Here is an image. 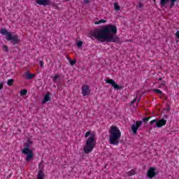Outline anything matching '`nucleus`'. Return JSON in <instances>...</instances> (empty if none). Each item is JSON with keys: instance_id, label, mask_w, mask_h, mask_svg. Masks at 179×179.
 Instances as JSON below:
<instances>
[{"instance_id": "nucleus-1", "label": "nucleus", "mask_w": 179, "mask_h": 179, "mask_svg": "<svg viewBox=\"0 0 179 179\" xmlns=\"http://www.w3.org/2000/svg\"><path fill=\"white\" fill-rule=\"evenodd\" d=\"M117 27L113 24L106 25L102 29H96L91 31L90 37L96 38L101 43H117L120 38L117 36Z\"/></svg>"}, {"instance_id": "nucleus-2", "label": "nucleus", "mask_w": 179, "mask_h": 179, "mask_svg": "<svg viewBox=\"0 0 179 179\" xmlns=\"http://www.w3.org/2000/svg\"><path fill=\"white\" fill-rule=\"evenodd\" d=\"M85 138H88L86 140L85 145L84 146V153L89 155V153L93 151V149L96 147V133L94 131H88L85 133Z\"/></svg>"}, {"instance_id": "nucleus-3", "label": "nucleus", "mask_w": 179, "mask_h": 179, "mask_svg": "<svg viewBox=\"0 0 179 179\" xmlns=\"http://www.w3.org/2000/svg\"><path fill=\"white\" fill-rule=\"evenodd\" d=\"M109 143L110 145H118L120 143V139H121V131L115 126L110 127L109 130Z\"/></svg>"}, {"instance_id": "nucleus-4", "label": "nucleus", "mask_w": 179, "mask_h": 179, "mask_svg": "<svg viewBox=\"0 0 179 179\" xmlns=\"http://www.w3.org/2000/svg\"><path fill=\"white\" fill-rule=\"evenodd\" d=\"M31 145H33V141L28 139L27 142L24 144V148L22 150V153L27 155L26 162H28L34 157V153L33 152V150L30 149Z\"/></svg>"}, {"instance_id": "nucleus-5", "label": "nucleus", "mask_w": 179, "mask_h": 179, "mask_svg": "<svg viewBox=\"0 0 179 179\" xmlns=\"http://www.w3.org/2000/svg\"><path fill=\"white\" fill-rule=\"evenodd\" d=\"M1 34L6 36V40L8 41H13V44L15 45V44H19L20 43V39L19 38V36L17 35H12L10 32H8L6 29H2L0 31Z\"/></svg>"}, {"instance_id": "nucleus-6", "label": "nucleus", "mask_w": 179, "mask_h": 179, "mask_svg": "<svg viewBox=\"0 0 179 179\" xmlns=\"http://www.w3.org/2000/svg\"><path fill=\"white\" fill-rule=\"evenodd\" d=\"M142 124H143V122L142 121H136V124L131 125V131L134 134V135H136L138 134V130L141 127H142Z\"/></svg>"}, {"instance_id": "nucleus-7", "label": "nucleus", "mask_w": 179, "mask_h": 179, "mask_svg": "<svg viewBox=\"0 0 179 179\" xmlns=\"http://www.w3.org/2000/svg\"><path fill=\"white\" fill-rule=\"evenodd\" d=\"M38 173L37 175V179H44L45 174L44 173V165L42 163H40L38 165Z\"/></svg>"}, {"instance_id": "nucleus-8", "label": "nucleus", "mask_w": 179, "mask_h": 179, "mask_svg": "<svg viewBox=\"0 0 179 179\" xmlns=\"http://www.w3.org/2000/svg\"><path fill=\"white\" fill-rule=\"evenodd\" d=\"M105 82L106 83H109V85H111L113 86V87H114V89L117 90H120L121 89H122V87L117 85V83H115V81H114V80L113 79H106Z\"/></svg>"}, {"instance_id": "nucleus-9", "label": "nucleus", "mask_w": 179, "mask_h": 179, "mask_svg": "<svg viewBox=\"0 0 179 179\" xmlns=\"http://www.w3.org/2000/svg\"><path fill=\"white\" fill-rule=\"evenodd\" d=\"M157 173L156 172V168L155 167H150L148 172H147V176L148 178H153V177L156 176Z\"/></svg>"}, {"instance_id": "nucleus-10", "label": "nucleus", "mask_w": 179, "mask_h": 179, "mask_svg": "<svg viewBox=\"0 0 179 179\" xmlns=\"http://www.w3.org/2000/svg\"><path fill=\"white\" fill-rule=\"evenodd\" d=\"M82 94L83 96H89L90 94V87L89 85H84L82 87Z\"/></svg>"}, {"instance_id": "nucleus-11", "label": "nucleus", "mask_w": 179, "mask_h": 179, "mask_svg": "<svg viewBox=\"0 0 179 179\" xmlns=\"http://www.w3.org/2000/svg\"><path fill=\"white\" fill-rule=\"evenodd\" d=\"M167 120H165L164 119L162 120H157V123L155 124V128H160L162 127H164V125L166 124Z\"/></svg>"}, {"instance_id": "nucleus-12", "label": "nucleus", "mask_w": 179, "mask_h": 179, "mask_svg": "<svg viewBox=\"0 0 179 179\" xmlns=\"http://www.w3.org/2000/svg\"><path fill=\"white\" fill-rule=\"evenodd\" d=\"M36 3H38V5H43V6L51 5L50 0H36Z\"/></svg>"}, {"instance_id": "nucleus-13", "label": "nucleus", "mask_w": 179, "mask_h": 179, "mask_svg": "<svg viewBox=\"0 0 179 179\" xmlns=\"http://www.w3.org/2000/svg\"><path fill=\"white\" fill-rule=\"evenodd\" d=\"M24 75L26 77V79L28 80H30L31 79H33L34 78L35 74H31L30 71H27L24 73Z\"/></svg>"}, {"instance_id": "nucleus-14", "label": "nucleus", "mask_w": 179, "mask_h": 179, "mask_svg": "<svg viewBox=\"0 0 179 179\" xmlns=\"http://www.w3.org/2000/svg\"><path fill=\"white\" fill-rule=\"evenodd\" d=\"M51 100V97H50V92H48L44 97V99L42 101V104H45L47 101H50Z\"/></svg>"}, {"instance_id": "nucleus-15", "label": "nucleus", "mask_w": 179, "mask_h": 179, "mask_svg": "<svg viewBox=\"0 0 179 179\" xmlns=\"http://www.w3.org/2000/svg\"><path fill=\"white\" fill-rule=\"evenodd\" d=\"M127 174L129 177H131V176H135V174H136V171L131 169L130 171L127 172Z\"/></svg>"}, {"instance_id": "nucleus-16", "label": "nucleus", "mask_w": 179, "mask_h": 179, "mask_svg": "<svg viewBox=\"0 0 179 179\" xmlns=\"http://www.w3.org/2000/svg\"><path fill=\"white\" fill-rule=\"evenodd\" d=\"M169 2H170V0H161L160 5L164 7L167 3H169Z\"/></svg>"}, {"instance_id": "nucleus-17", "label": "nucleus", "mask_w": 179, "mask_h": 179, "mask_svg": "<svg viewBox=\"0 0 179 179\" xmlns=\"http://www.w3.org/2000/svg\"><path fill=\"white\" fill-rule=\"evenodd\" d=\"M15 82V80H13V79H9V80H8V81H7V85H8V86H13V83Z\"/></svg>"}, {"instance_id": "nucleus-18", "label": "nucleus", "mask_w": 179, "mask_h": 179, "mask_svg": "<svg viewBox=\"0 0 179 179\" xmlns=\"http://www.w3.org/2000/svg\"><path fill=\"white\" fill-rule=\"evenodd\" d=\"M114 8H115V10H120L121 7H120V5H118V3H114Z\"/></svg>"}, {"instance_id": "nucleus-19", "label": "nucleus", "mask_w": 179, "mask_h": 179, "mask_svg": "<svg viewBox=\"0 0 179 179\" xmlns=\"http://www.w3.org/2000/svg\"><path fill=\"white\" fill-rule=\"evenodd\" d=\"M176 2H177V0H171L170 1V6H169V8H173Z\"/></svg>"}, {"instance_id": "nucleus-20", "label": "nucleus", "mask_w": 179, "mask_h": 179, "mask_svg": "<svg viewBox=\"0 0 179 179\" xmlns=\"http://www.w3.org/2000/svg\"><path fill=\"white\" fill-rule=\"evenodd\" d=\"M2 48H3V51H5L6 52H9V48H8V45H3Z\"/></svg>"}, {"instance_id": "nucleus-21", "label": "nucleus", "mask_w": 179, "mask_h": 179, "mask_svg": "<svg viewBox=\"0 0 179 179\" xmlns=\"http://www.w3.org/2000/svg\"><path fill=\"white\" fill-rule=\"evenodd\" d=\"M26 94H27V90H22L20 91L21 96H26Z\"/></svg>"}, {"instance_id": "nucleus-22", "label": "nucleus", "mask_w": 179, "mask_h": 179, "mask_svg": "<svg viewBox=\"0 0 179 179\" xmlns=\"http://www.w3.org/2000/svg\"><path fill=\"white\" fill-rule=\"evenodd\" d=\"M154 93H157L158 94H163V92L160 90L155 89L153 90Z\"/></svg>"}, {"instance_id": "nucleus-23", "label": "nucleus", "mask_w": 179, "mask_h": 179, "mask_svg": "<svg viewBox=\"0 0 179 179\" xmlns=\"http://www.w3.org/2000/svg\"><path fill=\"white\" fill-rule=\"evenodd\" d=\"M150 125H152L155 128V124H157V119L153 120L150 122Z\"/></svg>"}, {"instance_id": "nucleus-24", "label": "nucleus", "mask_w": 179, "mask_h": 179, "mask_svg": "<svg viewBox=\"0 0 179 179\" xmlns=\"http://www.w3.org/2000/svg\"><path fill=\"white\" fill-rule=\"evenodd\" d=\"M100 23H106V20H101L99 21L95 22V24H100Z\"/></svg>"}, {"instance_id": "nucleus-25", "label": "nucleus", "mask_w": 179, "mask_h": 179, "mask_svg": "<svg viewBox=\"0 0 179 179\" xmlns=\"http://www.w3.org/2000/svg\"><path fill=\"white\" fill-rule=\"evenodd\" d=\"M163 86H166V81H162V83L159 85V86L158 87L159 89H162V87H163Z\"/></svg>"}, {"instance_id": "nucleus-26", "label": "nucleus", "mask_w": 179, "mask_h": 179, "mask_svg": "<svg viewBox=\"0 0 179 179\" xmlns=\"http://www.w3.org/2000/svg\"><path fill=\"white\" fill-rule=\"evenodd\" d=\"M82 45H83V41L78 42L77 47H78V48H80V47H82Z\"/></svg>"}, {"instance_id": "nucleus-27", "label": "nucleus", "mask_w": 179, "mask_h": 179, "mask_svg": "<svg viewBox=\"0 0 179 179\" xmlns=\"http://www.w3.org/2000/svg\"><path fill=\"white\" fill-rule=\"evenodd\" d=\"M76 64V60H70V64L73 66Z\"/></svg>"}, {"instance_id": "nucleus-28", "label": "nucleus", "mask_w": 179, "mask_h": 179, "mask_svg": "<svg viewBox=\"0 0 179 179\" xmlns=\"http://www.w3.org/2000/svg\"><path fill=\"white\" fill-rule=\"evenodd\" d=\"M58 78H59V76L58 75H55L53 78V82L57 83V79H58Z\"/></svg>"}, {"instance_id": "nucleus-29", "label": "nucleus", "mask_w": 179, "mask_h": 179, "mask_svg": "<svg viewBox=\"0 0 179 179\" xmlns=\"http://www.w3.org/2000/svg\"><path fill=\"white\" fill-rule=\"evenodd\" d=\"M137 8H143V3L138 2Z\"/></svg>"}, {"instance_id": "nucleus-30", "label": "nucleus", "mask_w": 179, "mask_h": 179, "mask_svg": "<svg viewBox=\"0 0 179 179\" xmlns=\"http://www.w3.org/2000/svg\"><path fill=\"white\" fill-rule=\"evenodd\" d=\"M150 118V117H145V118H143V122H148V121H149Z\"/></svg>"}, {"instance_id": "nucleus-31", "label": "nucleus", "mask_w": 179, "mask_h": 179, "mask_svg": "<svg viewBox=\"0 0 179 179\" xmlns=\"http://www.w3.org/2000/svg\"><path fill=\"white\" fill-rule=\"evenodd\" d=\"M40 66L43 68L44 66V62L41 61L40 62Z\"/></svg>"}, {"instance_id": "nucleus-32", "label": "nucleus", "mask_w": 179, "mask_h": 179, "mask_svg": "<svg viewBox=\"0 0 179 179\" xmlns=\"http://www.w3.org/2000/svg\"><path fill=\"white\" fill-rule=\"evenodd\" d=\"M3 89V83H0V90H2Z\"/></svg>"}, {"instance_id": "nucleus-33", "label": "nucleus", "mask_w": 179, "mask_h": 179, "mask_svg": "<svg viewBox=\"0 0 179 179\" xmlns=\"http://www.w3.org/2000/svg\"><path fill=\"white\" fill-rule=\"evenodd\" d=\"M137 100V98L134 99L131 102V105L132 106L134 104V103H136Z\"/></svg>"}, {"instance_id": "nucleus-34", "label": "nucleus", "mask_w": 179, "mask_h": 179, "mask_svg": "<svg viewBox=\"0 0 179 179\" xmlns=\"http://www.w3.org/2000/svg\"><path fill=\"white\" fill-rule=\"evenodd\" d=\"M85 3H89L90 2V0H84Z\"/></svg>"}, {"instance_id": "nucleus-35", "label": "nucleus", "mask_w": 179, "mask_h": 179, "mask_svg": "<svg viewBox=\"0 0 179 179\" xmlns=\"http://www.w3.org/2000/svg\"><path fill=\"white\" fill-rule=\"evenodd\" d=\"M176 37L177 38H179V31L176 32Z\"/></svg>"}, {"instance_id": "nucleus-36", "label": "nucleus", "mask_w": 179, "mask_h": 179, "mask_svg": "<svg viewBox=\"0 0 179 179\" xmlns=\"http://www.w3.org/2000/svg\"><path fill=\"white\" fill-rule=\"evenodd\" d=\"M168 111H170V105H168V108L166 109Z\"/></svg>"}, {"instance_id": "nucleus-37", "label": "nucleus", "mask_w": 179, "mask_h": 179, "mask_svg": "<svg viewBox=\"0 0 179 179\" xmlns=\"http://www.w3.org/2000/svg\"><path fill=\"white\" fill-rule=\"evenodd\" d=\"M159 80H163V78H159Z\"/></svg>"}, {"instance_id": "nucleus-38", "label": "nucleus", "mask_w": 179, "mask_h": 179, "mask_svg": "<svg viewBox=\"0 0 179 179\" xmlns=\"http://www.w3.org/2000/svg\"><path fill=\"white\" fill-rule=\"evenodd\" d=\"M137 101H138V103H139V101H141V99H138Z\"/></svg>"}, {"instance_id": "nucleus-39", "label": "nucleus", "mask_w": 179, "mask_h": 179, "mask_svg": "<svg viewBox=\"0 0 179 179\" xmlns=\"http://www.w3.org/2000/svg\"><path fill=\"white\" fill-rule=\"evenodd\" d=\"M154 2H156V0H154Z\"/></svg>"}, {"instance_id": "nucleus-40", "label": "nucleus", "mask_w": 179, "mask_h": 179, "mask_svg": "<svg viewBox=\"0 0 179 179\" xmlns=\"http://www.w3.org/2000/svg\"><path fill=\"white\" fill-rule=\"evenodd\" d=\"M66 1H69V0H66Z\"/></svg>"}]
</instances>
